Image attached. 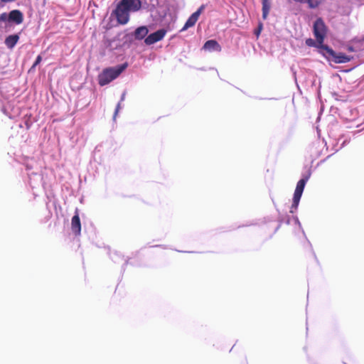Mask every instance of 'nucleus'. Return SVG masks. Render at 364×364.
<instances>
[{"label": "nucleus", "instance_id": "2eb2a0df", "mask_svg": "<svg viewBox=\"0 0 364 364\" xmlns=\"http://www.w3.org/2000/svg\"><path fill=\"white\" fill-rule=\"evenodd\" d=\"M306 44L308 46H310V47H317V48H319L318 47L319 44L317 43V41L316 42L314 40H313L311 38L306 39Z\"/></svg>", "mask_w": 364, "mask_h": 364}, {"label": "nucleus", "instance_id": "6e6552de", "mask_svg": "<svg viewBox=\"0 0 364 364\" xmlns=\"http://www.w3.org/2000/svg\"><path fill=\"white\" fill-rule=\"evenodd\" d=\"M8 21L14 22L17 25L22 23L23 21V13L18 9L11 11L9 14Z\"/></svg>", "mask_w": 364, "mask_h": 364}, {"label": "nucleus", "instance_id": "4468645a", "mask_svg": "<svg viewBox=\"0 0 364 364\" xmlns=\"http://www.w3.org/2000/svg\"><path fill=\"white\" fill-rule=\"evenodd\" d=\"M306 1L311 9H315L321 4L323 0H307Z\"/></svg>", "mask_w": 364, "mask_h": 364}, {"label": "nucleus", "instance_id": "7ed1b4c3", "mask_svg": "<svg viewBox=\"0 0 364 364\" xmlns=\"http://www.w3.org/2000/svg\"><path fill=\"white\" fill-rule=\"evenodd\" d=\"M314 35L316 38L317 43L319 44V48L322 49V46L327 33V28L324 21L321 18H318L314 23L313 26Z\"/></svg>", "mask_w": 364, "mask_h": 364}, {"label": "nucleus", "instance_id": "9d476101", "mask_svg": "<svg viewBox=\"0 0 364 364\" xmlns=\"http://www.w3.org/2000/svg\"><path fill=\"white\" fill-rule=\"evenodd\" d=\"M203 49L208 51L215 50L220 52L222 48L220 45L215 40H208L204 43Z\"/></svg>", "mask_w": 364, "mask_h": 364}, {"label": "nucleus", "instance_id": "f03ea898", "mask_svg": "<svg viewBox=\"0 0 364 364\" xmlns=\"http://www.w3.org/2000/svg\"><path fill=\"white\" fill-rule=\"evenodd\" d=\"M128 67V64L124 63L115 67H109L102 70L98 75L97 80L100 86L108 85L112 81L117 78Z\"/></svg>", "mask_w": 364, "mask_h": 364}, {"label": "nucleus", "instance_id": "a211bd4d", "mask_svg": "<svg viewBox=\"0 0 364 364\" xmlns=\"http://www.w3.org/2000/svg\"><path fill=\"white\" fill-rule=\"evenodd\" d=\"M119 109H120V104H119V103H118V104H117V107H116V109H115L114 114V117H114V119L116 118V117H117V114H118V112H119Z\"/></svg>", "mask_w": 364, "mask_h": 364}, {"label": "nucleus", "instance_id": "423d86ee", "mask_svg": "<svg viewBox=\"0 0 364 364\" xmlns=\"http://www.w3.org/2000/svg\"><path fill=\"white\" fill-rule=\"evenodd\" d=\"M205 6L204 4H203L198 8V9L196 12L192 14L191 15V16L186 21V23L184 24V26L182 28V29L181 30V31H186L188 28L193 27L198 21V18H199L200 15L202 14V12L203 11V10L205 9Z\"/></svg>", "mask_w": 364, "mask_h": 364}, {"label": "nucleus", "instance_id": "dca6fc26", "mask_svg": "<svg viewBox=\"0 0 364 364\" xmlns=\"http://www.w3.org/2000/svg\"><path fill=\"white\" fill-rule=\"evenodd\" d=\"M41 60H42V57H41V55H38V56H37V58H36V60H35V62H34V63H33V65L31 66V70H32V69H35V68H36L38 65H39V64L41 63Z\"/></svg>", "mask_w": 364, "mask_h": 364}, {"label": "nucleus", "instance_id": "1a4fd4ad", "mask_svg": "<svg viewBox=\"0 0 364 364\" xmlns=\"http://www.w3.org/2000/svg\"><path fill=\"white\" fill-rule=\"evenodd\" d=\"M71 229L75 235H80L81 232V223L77 210L71 220Z\"/></svg>", "mask_w": 364, "mask_h": 364}, {"label": "nucleus", "instance_id": "ddd939ff", "mask_svg": "<svg viewBox=\"0 0 364 364\" xmlns=\"http://www.w3.org/2000/svg\"><path fill=\"white\" fill-rule=\"evenodd\" d=\"M262 1V18L267 19L269 11L271 9V0H261Z\"/></svg>", "mask_w": 364, "mask_h": 364}, {"label": "nucleus", "instance_id": "20e7f679", "mask_svg": "<svg viewBox=\"0 0 364 364\" xmlns=\"http://www.w3.org/2000/svg\"><path fill=\"white\" fill-rule=\"evenodd\" d=\"M308 179L309 178L306 177L300 179L298 181L294 193L293 203L290 210L291 213H293L295 210H296Z\"/></svg>", "mask_w": 364, "mask_h": 364}, {"label": "nucleus", "instance_id": "39448f33", "mask_svg": "<svg viewBox=\"0 0 364 364\" xmlns=\"http://www.w3.org/2000/svg\"><path fill=\"white\" fill-rule=\"evenodd\" d=\"M322 49L326 50L327 53L333 58V60L336 63H345L350 61L351 60L350 57L343 53H336L328 46H322Z\"/></svg>", "mask_w": 364, "mask_h": 364}, {"label": "nucleus", "instance_id": "6ab92c4d", "mask_svg": "<svg viewBox=\"0 0 364 364\" xmlns=\"http://www.w3.org/2000/svg\"><path fill=\"white\" fill-rule=\"evenodd\" d=\"M262 25L259 24L258 28L255 31V34L257 36H259V35L260 34V32H261V30H262Z\"/></svg>", "mask_w": 364, "mask_h": 364}, {"label": "nucleus", "instance_id": "f8f14e48", "mask_svg": "<svg viewBox=\"0 0 364 364\" xmlns=\"http://www.w3.org/2000/svg\"><path fill=\"white\" fill-rule=\"evenodd\" d=\"M19 40V36L17 34L10 35L5 39V44L7 48H13Z\"/></svg>", "mask_w": 364, "mask_h": 364}, {"label": "nucleus", "instance_id": "0eeeda50", "mask_svg": "<svg viewBox=\"0 0 364 364\" xmlns=\"http://www.w3.org/2000/svg\"><path fill=\"white\" fill-rule=\"evenodd\" d=\"M166 33V31L164 29H160L154 33L149 35L145 39L144 43L146 45H152L158 41H161Z\"/></svg>", "mask_w": 364, "mask_h": 364}, {"label": "nucleus", "instance_id": "9b49d317", "mask_svg": "<svg viewBox=\"0 0 364 364\" xmlns=\"http://www.w3.org/2000/svg\"><path fill=\"white\" fill-rule=\"evenodd\" d=\"M148 32H149V30H148L147 27L145 26H142L138 27L135 30L134 36L135 39L142 40L143 38H144L146 36V35L148 34Z\"/></svg>", "mask_w": 364, "mask_h": 364}, {"label": "nucleus", "instance_id": "f3484780", "mask_svg": "<svg viewBox=\"0 0 364 364\" xmlns=\"http://www.w3.org/2000/svg\"><path fill=\"white\" fill-rule=\"evenodd\" d=\"M8 16H9V14H7L6 13H2L0 15V22H5V21H8Z\"/></svg>", "mask_w": 364, "mask_h": 364}, {"label": "nucleus", "instance_id": "f257e3e1", "mask_svg": "<svg viewBox=\"0 0 364 364\" xmlns=\"http://www.w3.org/2000/svg\"><path fill=\"white\" fill-rule=\"evenodd\" d=\"M140 0H122L117 6L114 14L119 24H127L129 21V13L141 9Z\"/></svg>", "mask_w": 364, "mask_h": 364}]
</instances>
